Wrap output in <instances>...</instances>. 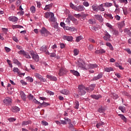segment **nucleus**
Wrapping results in <instances>:
<instances>
[{
    "label": "nucleus",
    "instance_id": "f257e3e1",
    "mask_svg": "<svg viewBox=\"0 0 131 131\" xmlns=\"http://www.w3.org/2000/svg\"><path fill=\"white\" fill-rule=\"evenodd\" d=\"M85 91H90V89L89 88H85L83 84H80L78 86L77 93L79 96H84L86 94Z\"/></svg>",
    "mask_w": 131,
    "mask_h": 131
},
{
    "label": "nucleus",
    "instance_id": "f03ea898",
    "mask_svg": "<svg viewBox=\"0 0 131 131\" xmlns=\"http://www.w3.org/2000/svg\"><path fill=\"white\" fill-rule=\"evenodd\" d=\"M45 18H46V19L50 18L49 19L50 22H55L56 21V18H55L54 13L53 12H46L45 13Z\"/></svg>",
    "mask_w": 131,
    "mask_h": 131
},
{
    "label": "nucleus",
    "instance_id": "7ed1b4c3",
    "mask_svg": "<svg viewBox=\"0 0 131 131\" xmlns=\"http://www.w3.org/2000/svg\"><path fill=\"white\" fill-rule=\"evenodd\" d=\"M77 64L78 67L81 68V69H82L83 70H84V69H86V68H85V62L83 61V60H82V59H78L77 61Z\"/></svg>",
    "mask_w": 131,
    "mask_h": 131
},
{
    "label": "nucleus",
    "instance_id": "20e7f679",
    "mask_svg": "<svg viewBox=\"0 0 131 131\" xmlns=\"http://www.w3.org/2000/svg\"><path fill=\"white\" fill-rule=\"evenodd\" d=\"M30 54L32 59H33V60H34V61H35L36 62H38V61L39 60V57L38 56V55L37 54L34 53V52H33V51L30 52Z\"/></svg>",
    "mask_w": 131,
    "mask_h": 131
},
{
    "label": "nucleus",
    "instance_id": "39448f33",
    "mask_svg": "<svg viewBox=\"0 0 131 131\" xmlns=\"http://www.w3.org/2000/svg\"><path fill=\"white\" fill-rule=\"evenodd\" d=\"M39 32L42 36H48V34L50 33V32H49L45 27L42 28V29L39 31Z\"/></svg>",
    "mask_w": 131,
    "mask_h": 131
},
{
    "label": "nucleus",
    "instance_id": "423d86ee",
    "mask_svg": "<svg viewBox=\"0 0 131 131\" xmlns=\"http://www.w3.org/2000/svg\"><path fill=\"white\" fill-rule=\"evenodd\" d=\"M35 76L39 79L40 81H42V82H45V81H47V79H44L42 78V76L40 75L39 74L36 73L35 74Z\"/></svg>",
    "mask_w": 131,
    "mask_h": 131
},
{
    "label": "nucleus",
    "instance_id": "0eeeda50",
    "mask_svg": "<svg viewBox=\"0 0 131 131\" xmlns=\"http://www.w3.org/2000/svg\"><path fill=\"white\" fill-rule=\"evenodd\" d=\"M3 102L6 105H10L12 103V99L10 97H6Z\"/></svg>",
    "mask_w": 131,
    "mask_h": 131
},
{
    "label": "nucleus",
    "instance_id": "6e6552de",
    "mask_svg": "<svg viewBox=\"0 0 131 131\" xmlns=\"http://www.w3.org/2000/svg\"><path fill=\"white\" fill-rule=\"evenodd\" d=\"M63 39H64V40H68V41L72 42L73 40V37L72 36L64 35L63 36Z\"/></svg>",
    "mask_w": 131,
    "mask_h": 131
},
{
    "label": "nucleus",
    "instance_id": "1a4fd4ad",
    "mask_svg": "<svg viewBox=\"0 0 131 131\" xmlns=\"http://www.w3.org/2000/svg\"><path fill=\"white\" fill-rule=\"evenodd\" d=\"M105 53H106V51L104 49L97 50L95 52V54H97V55H102V54H105Z\"/></svg>",
    "mask_w": 131,
    "mask_h": 131
},
{
    "label": "nucleus",
    "instance_id": "9d476101",
    "mask_svg": "<svg viewBox=\"0 0 131 131\" xmlns=\"http://www.w3.org/2000/svg\"><path fill=\"white\" fill-rule=\"evenodd\" d=\"M103 77V73H99L97 76L93 77V80L96 81L98 80V79H100Z\"/></svg>",
    "mask_w": 131,
    "mask_h": 131
},
{
    "label": "nucleus",
    "instance_id": "9b49d317",
    "mask_svg": "<svg viewBox=\"0 0 131 131\" xmlns=\"http://www.w3.org/2000/svg\"><path fill=\"white\" fill-rule=\"evenodd\" d=\"M84 10V7H83V5H79V6H77L76 7L75 11L81 12L82 11Z\"/></svg>",
    "mask_w": 131,
    "mask_h": 131
},
{
    "label": "nucleus",
    "instance_id": "f8f14e48",
    "mask_svg": "<svg viewBox=\"0 0 131 131\" xmlns=\"http://www.w3.org/2000/svg\"><path fill=\"white\" fill-rule=\"evenodd\" d=\"M66 70L65 69L61 68V69H60L58 74L59 76H63L64 74H66Z\"/></svg>",
    "mask_w": 131,
    "mask_h": 131
},
{
    "label": "nucleus",
    "instance_id": "ddd939ff",
    "mask_svg": "<svg viewBox=\"0 0 131 131\" xmlns=\"http://www.w3.org/2000/svg\"><path fill=\"white\" fill-rule=\"evenodd\" d=\"M105 35V36L103 37V39H104V40H107L108 41V40L110 39L111 35H110V34H109V33H108L107 31H106Z\"/></svg>",
    "mask_w": 131,
    "mask_h": 131
},
{
    "label": "nucleus",
    "instance_id": "4468645a",
    "mask_svg": "<svg viewBox=\"0 0 131 131\" xmlns=\"http://www.w3.org/2000/svg\"><path fill=\"white\" fill-rule=\"evenodd\" d=\"M46 77H47V78H49V79H50V80H52L53 81H56L57 80V77L55 76L47 75Z\"/></svg>",
    "mask_w": 131,
    "mask_h": 131
},
{
    "label": "nucleus",
    "instance_id": "2eb2a0df",
    "mask_svg": "<svg viewBox=\"0 0 131 131\" xmlns=\"http://www.w3.org/2000/svg\"><path fill=\"white\" fill-rule=\"evenodd\" d=\"M8 20H9V21H11L12 22H17V21H18V18L15 16H10Z\"/></svg>",
    "mask_w": 131,
    "mask_h": 131
},
{
    "label": "nucleus",
    "instance_id": "dca6fc26",
    "mask_svg": "<svg viewBox=\"0 0 131 131\" xmlns=\"http://www.w3.org/2000/svg\"><path fill=\"white\" fill-rule=\"evenodd\" d=\"M20 96L23 101H26V95H25L23 91L20 92Z\"/></svg>",
    "mask_w": 131,
    "mask_h": 131
},
{
    "label": "nucleus",
    "instance_id": "f3484780",
    "mask_svg": "<svg viewBox=\"0 0 131 131\" xmlns=\"http://www.w3.org/2000/svg\"><path fill=\"white\" fill-rule=\"evenodd\" d=\"M91 97L92 98V99H95V100H99L100 98H102L101 95H91Z\"/></svg>",
    "mask_w": 131,
    "mask_h": 131
},
{
    "label": "nucleus",
    "instance_id": "a211bd4d",
    "mask_svg": "<svg viewBox=\"0 0 131 131\" xmlns=\"http://www.w3.org/2000/svg\"><path fill=\"white\" fill-rule=\"evenodd\" d=\"M11 111L14 113L19 112V111H20V108H18V106H13L11 108Z\"/></svg>",
    "mask_w": 131,
    "mask_h": 131
},
{
    "label": "nucleus",
    "instance_id": "6ab92c4d",
    "mask_svg": "<svg viewBox=\"0 0 131 131\" xmlns=\"http://www.w3.org/2000/svg\"><path fill=\"white\" fill-rule=\"evenodd\" d=\"M71 20L72 21H76V19H75V18H74V16H70L68 17V18L67 19V22H68V23H70V20Z\"/></svg>",
    "mask_w": 131,
    "mask_h": 131
},
{
    "label": "nucleus",
    "instance_id": "aec40b11",
    "mask_svg": "<svg viewBox=\"0 0 131 131\" xmlns=\"http://www.w3.org/2000/svg\"><path fill=\"white\" fill-rule=\"evenodd\" d=\"M95 18L97 20H98V21H100V22H103V18L102 17V16L99 15H95Z\"/></svg>",
    "mask_w": 131,
    "mask_h": 131
},
{
    "label": "nucleus",
    "instance_id": "412c9836",
    "mask_svg": "<svg viewBox=\"0 0 131 131\" xmlns=\"http://www.w3.org/2000/svg\"><path fill=\"white\" fill-rule=\"evenodd\" d=\"M104 4H102L100 5H98V11H100L101 12H104L105 9L103 7Z\"/></svg>",
    "mask_w": 131,
    "mask_h": 131
},
{
    "label": "nucleus",
    "instance_id": "4be33fe9",
    "mask_svg": "<svg viewBox=\"0 0 131 131\" xmlns=\"http://www.w3.org/2000/svg\"><path fill=\"white\" fill-rule=\"evenodd\" d=\"M13 62L14 64H16V65H17V66H21V63L20 62H19L18 59H17L16 58H13Z\"/></svg>",
    "mask_w": 131,
    "mask_h": 131
},
{
    "label": "nucleus",
    "instance_id": "5701e85b",
    "mask_svg": "<svg viewBox=\"0 0 131 131\" xmlns=\"http://www.w3.org/2000/svg\"><path fill=\"white\" fill-rule=\"evenodd\" d=\"M47 106H50V103L43 101L40 104V107H47Z\"/></svg>",
    "mask_w": 131,
    "mask_h": 131
},
{
    "label": "nucleus",
    "instance_id": "b1692460",
    "mask_svg": "<svg viewBox=\"0 0 131 131\" xmlns=\"http://www.w3.org/2000/svg\"><path fill=\"white\" fill-rule=\"evenodd\" d=\"M104 7L105 8H110V7H112L113 5L111 3L106 2L105 3H103Z\"/></svg>",
    "mask_w": 131,
    "mask_h": 131
},
{
    "label": "nucleus",
    "instance_id": "393cba45",
    "mask_svg": "<svg viewBox=\"0 0 131 131\" xmlns=\"http://www.w3.org/2000/svg\"><path fill=\"white\" fill-rule=\"evenodd\" d=\"M106 47H108L110 48V50L111 51H113L114 50V48H113V46H112V45L110 42H106Z\"/></svg>",
    "mask_w": 131,
    "mask_h": 131
},
{
    "label": "nucleus",
    "instance_id": "a878e982",
    "mask_svg": "<svg viewBox=\"0 0 131 131\" xmlns=\"http://www.w3.org/2000/svg\"><path fill=\"white\" fill-rule=\"evenodd\" d=\"M98 5L94 4L92 6V9L95 12H98Z\"/></svg>",
    "mask_w": 131,
    "mask_h": 131
},
{
    "label": "nucleus",
    "instance_id": "bb28decb",
    "mask_svg": "<svg viewBox=\"0 0 131 131\" xmlns=\"http://www.w3.org/2000/svg\"><path fill=\"white\" fill-rule=\"evenodd\" d=\"M61 94L63 95H68L69 94V91L66 89L62 90L60 91Z\"/></svg>",
    "mask_w": 131,
    "mask_h": 131
},
{
    "label": "nucleus",
    "instance_id": "cd10ccee",
    "mask_svg": "<svg viewBox=\"0 0 131 131\" xmlns=\"http://www.w3.org/2000/svg\"><path fill=\"white\" fill-rule=\"evenodd\" d=\"M51 7H53V4L47 5H46L45 8H43V10H45V11H47V10H49V9L51 8Z\"/></svg>",
    "mask_w": 131,
    "mask_h": 131
},
{
    "label": "nucleus",
    "instance_id": "c85d7f7f",
    "mask_svg": "<svg viewBox=\"0 0 131 131\" xmlns=\"http://www.w3.org/2000/svg\"><path fill=\"white\" fill-rule=\"evenodd\" d=\"M118 116H120V117L121 118L122 120H123V121H124V122H126L127 121L126 118H125L124 115L122 114H118Z\"/></svg>",
    "mask_w": 131,
    "mask_h": 131
},
{
    "label": "nucleus",
    "instance_id": "c756f323",
    "mask_svg": "<svg viewBox=\"0 0 131 131\" xmlns=\"http://www.w3.org/2000/svg\"><path fill=\"white\" fill-rule=\"evenodd\" d=\"M31 122L29 120L28 121H24L21 123V125H27L28 124H30Z\"/></svg>",
    "mask_w": 131,
    "mask_h": 131
},
{
    "label": "nucleus",
    "instance_id": "7c9ffc66",
    "mask_svg": "<svg viewBox=\"0 0 131 131\" xmlns=\"http://www.w3.org/2000/svg\"><path fill=\"white\" fill-rule=\"evenodd\" d=\"M104 124H105V123L103 122H100L99 123L96 124V126L97 128H100V127L102 126V125H104Z\"/></svg>",
    "mask_w": 131,
    "mask_h": 131
},
{
    "label": "nucleus",
    "instance_id": "2f4dec72",
    "mask_svg": "<svg viewBox=\"0 0 131 131\" xmlns=\"http://www.w3.org/2000/svg\"><path fill=\"white\" fill-rule=\"evenodd\" d=\"M71 72L76 76H79V73L77 71L71 70Z\"/></svg>",
    "mask_w": 131,
    "mask_h": 131
},
{
    "label": "nucleus",
    "instance_id": "473e14b6",
    "mask_svg": "<svg viewBox=\"0 0 131 131\" xmlns=\"http://www.w3.org/2000/svg\"><path fill=\"white\" fill-rule=\"evenodd\" d=\"M104 71L106 72H110V71H113V68L110 67V68H105Z\"/></svg>",
    "mask_w": 131,
    "mask_h": 131
},
{
    "label": "nucleus",
    "instance_id": "72a5a7b5",
    "mask_svg": "<svg viewBox=\"0 0 131 131\" xmlns=\"http://www.w3.org/2000/svg\"><path fill=\"white\" fill-rule=\"evenodd\" d=\"M67 30H70L71 31H75L76 29L74 27H66Z\"/></svg>",
    "mask_w": 131,
    "mask_h": 131
},
{
    "label": "nucleus",
    "instance_id": "f704fd0d",
    "mask_svg": "<svg viewBox=\"0 0 131 131\" xmlns=\"http://www.w3.org/2000/svg\"><path fill=\"white\" fill-rule=\"evenodd\" d=\"M12 28L13 29H16V28H23V26H20V25H13L12 26Z\"/></svg>",
    "mask_w": 131,
    "mask_h": 131
},
{
    "label": "nucleus",
    "instance_id": "c9c22d12",
    "mask_svg": "<svg viewBox=\"0 0 131 131\" xmlns=\"http://www.w3.org/2000/svg\"><path fill=\"white\" fill-rule=\"evenodd\" d=\"M82 38H83V37H82V36H81V35L76 37V42H78L80 41V40H81V39H82Z\"/></svg>",
    "mask_w": 131,
    "mask_h": 131
},
{
    "label": "nucleus",
    "instance_id": "e433bc0d",
    "mask_svg": "<svg viewBox=\"0 0 131 131\" xmlns=\"http://www.w3.org/2000/svg\"><path fill=\"white\" fill-rule=\"evenodd\" d=\"M118 26L119 28H122L124 26V21H121L118 24Z\"/></svg>",
    "mask_w": 131,
    "mask_h": 131
},
{
    "label": "nucleus",
    "instance_id": "4c0bfd02",
    "mask_svg": "<svg viewBox=\"0 0 131 131\" xmlns=\"http://www.w3.org/2000/svg\"><path fill=\"white\" fill-rule=\"evenodd\" d=\"M47 48H48L47 46H43L40 48V51L41 52H46V51H47Z\"/></svg>",
    "mask_w": 131,
    "mask_h": 131
},
{
    "label": "nucleus",
    "instance_id": "58836bf2",
    "mask_svg": "<svg viewBox=\"0 0 131 131\" xmlns=\"http://www.w3.org/2000/svg\"><path fill=\"white\" fill-rule=\"evenodd\" d=\"M30 10L31 13H32L33 14H34V13H35V11H36V10L35 9V7L34 6L31 7Z\"/></svg>",
    "mask_w": 131,
    "mask_h": 131
},
{
    "label": "nucleus",
    "instance_id": "ea45409f",
    "mask_svg": "<svg viewBox=\"0 0 131 131\" xmlns=\"http://www.w3.org/2000/svg\"><path fill=\"white\" fill-rule=\"evenodd\" d=\"M119 110H121V111L123 112V113H124V112H125V107H124V106H120L119 107Z\"/></svg>",
    "mask_w": 131,
    "mask_h": 131
},
{
    "label": "nucleus",
    "instance_id": "a19ab883",
    "mask_svg": "<svg viewBox=\"0 0 131 131\" xmlns=\"http://www.w3.org/2000/svg\"><path fill=\"white\" fill-rule=\"evenodd\" d=\"M97 67H98V65H97L96 64H90V69H94V68H97Z\"/></svg>",
    "mask_w": 131,
    "mask_h": 131
},
{
    "label": "nucleus",
    "instance_id": "79ce46f5",
    "mask_svg": "<svg viewBox=\"0 0 131 131\" xmlns=\"http://www.w3.org/2000/svg\"><path fill=\"white\" fill-rule=\"evenodd\" d=\"M74 105V108L75 109H78V107H79V102H78V101L75 102Z\"/></svg>",
    "mask_w": 131,
    "mask_h": 131
},
{
    "label": "nucleus",
    "instance_id": "37998d69",
    "mask_svg": "<svg viewBox=\"0 0 131 131\" xmlns=\"http://www.w3.org/2000/svg\"><path fill=\"white\" fill-rule=\"evenodd\" d=\"M96 86V85L95 84H92L89 86V90H91V91H94L95 87Z\"/></svg>",
    "mask_w": 131,
    "mask_h": 131
},
{
    "label": "nucleus",
    "instance_id": "c03bdc74",
    "mask_svg": "<svg viewBox=\"0 0 131 131\" xmlns=\"http://www.w3.org/2000/svg\"><path fill=\"white\" fill-rule=\"evenodd\" d=\"M26 78L28 81H29L30 82H33V78H32V77H27Z\"/></svg>",
    "mask_w": 131,
    "mask_h": 131
},
{
    "label": "nucleus",
    "instance_id": "a18cd8bd",
    "mask_svg": "<svg viewBox=\"0 0 131 131\" xmlns=\"http://www.w3.org/2000/svg\"><path fill=\"white\" fill-rule=\"evenodd\" d=\"M98 112H99V113H104L105 110L101 107L98 110Z\"/></svg>",
    "mask_w": 131,
    "mask_h": 131
},
{
    "label": "nucleus",
    "instance_id": "49530a36",
    "mask_svg": "<svg viewBox=\"0 0 131 131\" xmlns=\"http://www.w3.org/2000/svg\"><path fill=\"white\" fill-rule=\"evenodd\" d=\"M70 8H71L73 10H75V11L76 9V6H74V4H72V3H70Z\"/></svg>",
    "mask_w": 131,
    "mask_h": 131
},
{
    "label": "nucleus",
    "instance_id": "de8ad7c7",
    "mask_svg": "<svg viewBox=\"0 0 131 131\" xmlns=\"http://www.w3.org/2000/svg\"><path fill=\"white\" fill-rule=\"evenodd\" d=\"M78 53H79V51H78V50H77V49H74V56H77V55H78Z\"/></svg>",
    "mask_w": 131,
    "mask_h": 131
},
{
    "label": "nucleus",
    "instance_id": "09e8293b",
    "mask_svg": "<svg viewBox=\"0 0 131 131\" xmlns=\"http://www.w3.org/2000/svg\"><path fill=\"white\" fill-rule=\"evenodd\" d=\"M69 128H70V129H73V128H74V126L73 125V124L71 123V122L69 123Z\"/></svg>",
    "mask_w": 131,
    "mask_h": 131
},
{
    "label": "nucleus",
    "instance_id": "8fccbe9b",
    "mask_svg": "<svg viewBox=\"0 0 131 131\" xmlns=\"http://www.w3.org/2000/svg\"><path fill=\"white\" fill-rule=\"evenodd\" d=\"M113 98L115 99V100H116L117 99H118L119 98L118 95L116 94V93H113Z\"/></svg>",
    "mask_w": 131,
    "mask_h": 131
},
{
    "label": "nucleus",
    "instance_id": "3c124183",
    "mask_svg": "<svg viewBox=\"0 0 131 131\" xmlns=\"http://www.w3.org/2000/svg\"><path fill=\"white\" fill-rule=\"evenodd\" d=\"M64 119L66 121H67V124L70 123V122H71V119H70L68 118H64Z\"/></svg>",
    "mask_w": 131,
    "mask_h": 131
},
{
    "label": "nucleus",
    "instance_id": "603ef678",
    "mask_svg": "<svg viewBox=\"0 0 131 131\" xmlns=\"http://www.w3.org/2000/svg\"><path fill=\"white\" fill-rule=\"evenodd\" d=\"M113 32H114V34H115V35H119V32H118V31L116 30H113Z\"/></svg>",
    "mask_w": 131,
    "mask_h": 131
},
{
    "label": "nucleus",
    "instance_id": "864d4df0",
    "mask_svg": "<svg viewBox=\"0 0 131 131\" xmlns=\"http://www.w3.org/2000/svg\"><path fill=\"white\" fill-rule=\"evenodd\" d=\"M24 55L26 57V58H27V59H30V58H31V57H30V55H29V54L26 52Z\"/></svg>",
    "mask_w": 131,
    "mask_h": 131
},
{
    "label": "nucleus",
    "instance_id": "5fc2aeb1",
    "mask_svg": "<svg viewBox=\"0 0 131 131\" xmlns=\"http://www.w3.org/2000/svg\"><path fill=\"white\" fill-rule=\"evenodd\" d=\"M41 123L43 125H49V123L45 120L42 121Z\"/></svg>",
    "mask_w": 131,
    "mask_h": 131
},
{
    "label": "nucleus",
    "instance_id": "6e6d98bb",
    "mask_svg": "<svg viewBox=\"0 0 131 131\" xmlns=\"http://www.w3.org/2000/svg\"><path fill=\"white\" fill-rule=\"evenodd\" d=\"M25 51H24V50H20L18 52V54H19V55H24L25 54Z\"/></svg>",
    "mask_w": 131,
    "mask_h": 131
},
{
    "label": "nucleus",
    "instance_id": "4d7b16f0",
    "mask_svg": "<svg viewBox=\"0 0 131 131\" xmlns=\"http://www.w3.org/2000/svg\"><path fill=\"white\" fill-rule=\"evenodd\" d=\"M7 62L8 64L9 65L10 68H13V66L12 65V63H11V60L7 59Z\"/></svg>",
    "mask_w": 131,
    "mask_h": 131
},
{
    "label": "nucleus",
    "instance_id": "13d9d810",
    "mask_svg": "<svg viewBox=\"0 0 131 131\" xmlns=\"http://www.w3.org/2000/svg\"><path fill=\"white\" fill-rule=\"evenodd\" d=\"M54 23V25L53 26L54 28L55 29H57L58 28V23L56 22V19H55V22H53Z\"/></svg>",
    "mask_w": 131,
    "mask_h": 131
},
{
    "label": "nucleus",
    "instance_id": "bf43d9fd",
    "mask_svg": "<svg viewBox=\"0 0 131 131\" xmlns=\"http://www.w3.org/2000/svg\"><path fill=\"white\" fill-rule=\"evenodd\" d=\"M124 15H127V9L126 8H123Z\"/></svg>",
    "mask_w": 131,
    "mask_h": 131
},
{
    "label": "nucleus",
    "instance_id": "052dcab7",
    "mask_svg": "<svg viewBox=\"0 0 131 131\" xmlns=\"http://www.w3.org/2000/svg\"><path fill=\"white\" fill-rule=\"evenodd\" d=\"M83 6H84L85 7H89V6H90V4H89V2L85 1L83 3Z\"/></svg>",
    "mask_w": 131,
    "mask_h": 131
},
{
    "label": "nucleus",
    "instance_id": "680f3d73",
    "mask_svg": "<svg viewBox=\"0 0 131 131\" xmlns=\"http://www.w3.org/2000/svg\"><path fill=\"white\" fill-rule=\"evenodd\" d=\"M120 3L126 5L127 4V0H120Z\"/></svg>",
    "mask_w": 131,
    "mask_h": 131
},
{
    "label": "nucleus",
    "instance_id": "e2e57ef3",
    "mask_svg": "<svg viewBox=\"0 0 131 131\" xmlns=\"http://www.w3.org/2000/svg\"><path fill=\"white\" fill-rule=\"evenodd\" d=\"M90 30H92V31H97V30H96V27L94 26H92L90 27Z\"/></svg>",
    "mask_w": 131,
    "mask_h": 131
},
{
    "label": "nucleus",
    "instance_id": "0e129e2a",
    "mask_svg": "<svg viewBox=\"0 0 131 131\" xmlns=\"http://www.w3.org/2000/svg\"><path fill=\"white\" fill-rule=\"evenodd\" d=\"M9 121H10V122H13V121H15L16 119L14 118H10L9 119H8Z\"/></svg>",
    "mask_w": 131,
    "mask_h": 131
},
{
    "label": "nucleus",
    "instance_id": "69168bd1",
    "mask_svg": "<svg viewBox=\"0 0 131 131\" xmlns=\"http://www.w3.org/2000/svg\"><path fill=\"white\" fill-rule=\"evenodd\" d=\"M93 49H94V46H93L92 45H89V46L88 47V50H89V51H92Z\"/></svg>",
    "mask_w": 131,
    "mask_h": 131
},
{
    "label": "nucleus",
    "instance_id": "338daca9",
    "mask_svg": "<svg viewBox=\"0 0 131 131\" xmlns=\"http://www.w3.org/2000/svg\"><path fill=\"white\" fill-rule=\"evenodd\" d=\"M28 99H29V100H33V96L31 94H30L28 96Z\"/></svg>",
    "mask_w": 131,
    "mask_h": 131
},
{
    "label": "nucleus",
    "instance_id": "774afa93",
    "mask_svg": "<svg viewBox=\"0 0 131 131\" xmlns=\"http://www.w3.org/2000/svg\"><path fill=\"white\" fill-rule=\"evenodd\" d=\"M13 71V72H16L17 73V72L19 71V69H18V68H14Z\"/></svg>",
    "mask_w": 131,
    "mask_h": 131
}]
</instances>
